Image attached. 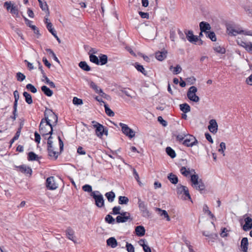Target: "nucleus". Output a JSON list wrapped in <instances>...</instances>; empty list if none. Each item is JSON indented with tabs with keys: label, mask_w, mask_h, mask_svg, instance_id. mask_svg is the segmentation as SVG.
Wrapping results in <instances>:
<instances>
[{
	"label": "nucleus",
	"mask_w": 252,
	"mask_h": 252,
	"mask_svg": "<svg viewBox=\"0 0 252 252\" xmlns=\"http://www.w3.org/2000/svg\"><path fill=\"white\" fill-rule=\"evenodd\" d=\"M158 121L164 126H166L167 125L166 121L164 120L162 117L159 116L158 118Z\"/></svg>",
	"instance_id": "obj_61"
},
{
	"label": "nucleus",
	"mask_w": 252,
	"mask_h": 252,
	"mask_svg": "<svg viewBox=\"0 0 252 252\" xmlns=\"http://www.w3.org/2000/svg\"><path fill=\"white\" fill-rule=\"evenodd\" d=\"M172 69H173V72L174 74H178L180 73L182 70L181 66L179 64L177 65L175 67L171 66L169 68V69L171 70Z\"/></svg>",
	"instance_id": "obj_33"
},
{
	"label": "nucleus",
	"mask_w": 252,
	"mask_h": 252,
	"mask_svg": "<svg viewBox=\"0 0 252 252\" xmlns=\"http://www.w3.org/2000/svg\"><path fill=\"white\" fill-rule=\"evenodd\" d=\"M46 51L52 55L54 60L55 61H56L58 63H60V62H59L58 58L56 57L55 54L54 53V52L51 49L47 48L46 49Z\"/></svg>",
	"instance_id": "obj_56"
},
{
	"label": "nucleus",
	"mask_w": 252,
	"mask_h": 252,
	"mask_svg": "<svg viewBox=\"0 0 252 252\" xmlns=\"http://www.w3.org/2000/svg\"><path fill=\"white\" fill-rule=\"evenodd\" d=\"M106 197L108 199V201L110 202H112L114 201L115 197V194L114 192L110 191L106 192L105 194Z\"/></svg>",
	"instance_id": "obj_32"
},
{
	"label": "nucleus",
	"mask_w": 252,
	"mask_h": 252,
	"mask_svg": "<svg viewBox=\"0 0 252 252\" xmlns=\"http://www.w3.org/2000/svg\"><path fill=\"white\" fill-rule=\"evenodd\" d=\"M199 27L201 32H204L205 33H206V32H208L207 30H210L211 28L210 24L205 22H200Z\"/></svg>",
	"instance_id": "obj_19"
},
{
	"label": "nucleus",
	"mask_w": 252,
	"mask_h": 252,
	"mask_svg": "<svg viewBox=\"0 0 252 252\" xmlns=\"http://www.w3.org/2000/svg\"><path fill=\"white\" fill-rule=\"evenodd\" d=\"M218 127L217 123L215 119H212L209 121L208 128L211 132L216 133L218 131Z\"/></svg>",
	"instance_id": "obj_15"
},
{
	"label": "nucleus",
	"mask_w": 252,
	"mask_h": 252,
	"mask_svg": "<svg viewBox=\"0 0 252 252\" xmlns=\"http://www.w3.org/2000/svg\"><path fill=\"white\" fill-rule=\"evenodd\" d=\"M214 50L220 54H224L225 52V50L224 48L221 47L220 46H217L214 48Z\"/></svg>",
	"instance_id": "obj_51"
},
{
	"label": "nucleus",
	"mask_w": 252,
	"mask_h": 252,
	"mask_svg": "<svg viewBox=\"0 0 252 252\" xmlns=\"http://www.w3.org/2000/svg\"><path fill=\"white\" fill-rule=\"evenodd\" d=\"M187 135V134H186L185 132H182L176 136V139L177 140L181 142L183 141V140L186 137Z\"/></svg>",
	"instance_id": "obj_50"
},
{
	"label": "nucleus",
	"mask_w": 252,
	"mask_h": 252,
	"mask_svg": "<svg viewBox=\"0 0 252 252\" xmlns=\"http://www.w3.org/2000/svg\"><path fill=\"white\" fill-rule=\"evenodd\" d=\"M91 196L95 200V204L98 208H101L104 205V200L102 195L98 191L92 192Z\"/></svg>",
	"instance_id": "obj_6"
},
{
	"label": "nucleus",
	"mask_w": 252,
	"mask_h": 252,
	"mask_svg": "<svg viewBox=\"0 0 252 252\" xmlns=\"http://www.w3.org/2000/svg\"><path fill=\"white\" fill-rule=\"evenodd\" d=\"M52 138L53 137L51 135H50L48 138L47 151L48 153V156L50 157V158L51 159L56 160L58 158L60 153L55 150V148L53 146V142L52 140Z\"/></svg>",
	"instance_id": "obj_3"
},
{
	"label": "nucleus",
	"mask_w": 252,
	"mask_h": 252,
	"mask_svg": "<svg viewBox=\"0 0 252 252\" xmlns=\"http://www.w3.org/2000/svg\"><path fill=\"white\" fill-rule=\"evenodd\" d=\"M192 183V186L200 191L205 189V187L201 179L199 180V177L197 175H192L190 179Z\"/></svg>",
	"instance_id": "obj_4"
},
{
	"label": "nucleus",
	"mask_w": 252,
	"mask_h": 252,
	"mask_svg": "<svg viewBox=\"0 0 252 252\" xmlns=\"http://www.w3.org/2000/svg\"><path fill=\"white\" fill-rule=\"evenodd\" d=\"M16 78L18 81L22 82L25 79L26 76L22 73L19 72L16 73Z\"/></svg>",
	"instance_id": "obj_47"
},
{
	"label": "nucleus",
	"mask_w": 252,
	"mask_h": 252,
	"mask_svg": "<svg viewBox=\"0 0 252 252\" xmlns=\"http://www.w3.org/2000/svg\"><path fill=\"white\" fill-rule=\"evenodd\" d=\"M177 193L178 195L183 194L185 195L184 199H191L188 188L185 186L178 185L177 187Z\"/></svg>",
	"instance_id": "obj_8"
},
{
	"label": "nucleus",
	"mask_w": 252,
	"mask_h": 252,
	"mask_svg": "<svg viewBox=\"0 0 252 252\" xmlns=\"http://www.w3.org/2000/svg\"><path fill=\"white\" fill-rule=\"evenodd\" d=\"M45 80L46 81V83L47 84H49V85L50 86V87H51V88H55L56 87L54 83L52 81H50L47 77H46V78H45Z\"/></svg>",
	"instance_id": "obj_60"
},
{
	"label": "nucleus",
	"mask_w": 252,
	"mask_h": 252,
	"mask_svg": "<svg viewBox=\"0 0 252 252\" xmlns=\"http://www.w3.org/2000/svg\"><path fill=\"white\" fill-rule=\"evenodd\" d=\"M23 95L25 97L26 101L29 104H32V99L31 95L26 92H24L23 93Z\"/></svg>",
	"instance_id": "obj_34"
},
{
	"label": "nucleus",
	"mask_w": 252,
	"mask_h": 252,
	"mask_svg": "<svg viewBox=\"0 0 252 252\" xmlns=\"http://www.w3.org/2000/svg\"><path fill=\"white\" fill-rule=\"evenodd\" d=\"M138 204L142 216L147 218H149L150 216V213L148 210L147 203L142 201L141 198H138Z\"/></svg>",
	"instance_id": "obj_7"
},
{
	"label": "nucleus",
	"mask_w": 252,
	"mask_h": 252,
	"mask_svg": "<svg viewBox=\"0 0 252 252\" xmlns=\"http://www.w3.org/2000/svg\"><path fill=\"white\" fill-rule=\"evenodd\" d=\"M18 168H19L20 171L22 173H24L25 174H29L30 175H32V170L30 167L27 166L25 165H22L18 166Z\"/></svg>",
	"instance_id": "obj_20"
},
{
	"label": "nucleus",
	"mask_w": 252,
	"mask_h": 252,
	"mask_svg": "<svg viewBox=\"0 0 252 252\" xmlns=\"http://www.w3.org/2000/svg\"><path fill=\"white\" fill-rule=\"evenodd\" d=\"M135 233L138 236H143L145 235V229L143 226L139 225L135 227Z\"/></svg>",
	"instance_id": "obj_23"
},
{
	"label": "nucleus",
	"mask_w": 252,
	"mask_h": 252,
	"mask_svg": "<svg viewBox=\"0 0 252 252\" xmlns=\"http://www.w3.org/2000/svg\"><path fill=\"white\" fill-rule=\"evenodd\" d=\"M227 231H228V230H227V229L226 228H222L221 230V232L220 234L221 237H225L227 236Z\"/></svg>",
	"instance_id": "obj_63"
},
{
	"label": "nucleus",
	"mask_w": 252,
	"mask_h": 252,
	"mask_svg": "<svg viewBox=\"0 0 252 252\" xmlns=\"http://www.w3.org/2000/svg\"><path fill=\"white\" fill-rule=\"evenodd\" d=\"M92 123L94 124L93 127L95 128V134L97 137L101 138L103 134L108 135V129L106 127L95 121H93Z\"/></svg>",
	"instance_id": "obj_5"
},
{
	"label": "nucleus",
	"mask_w": 252,
	"mask_h": 252,
	"mask_svg": "<svg viewBox=\"0 0 252 252\" xmlns=\"http://www.w3.org/2000/svg\"><path fill=\"white\" fill-rule=\"evenodd\" d=\"M47 29L48 30L51 32V33L53 35H56V31L52 27V24L51 23H48L47 25H46Z\"/></svg>",
	"instance_id": "obj_45"
},
{
	"label": "nucleus",
	"mask_w": 252,
	"mask_h": 252,
	"mask_svg": "<svg viewBox=\"0 0 252 252\" xmlns=\"http://www.w3.org/2000/svg\"><path fill=\"white\" fill-rule=\"evenodd\" d=\"M90 60L91 62L94 63L96 64H99V60L98 58L93 54H90Z\"/></svg>",
	"instance_id": "obj_44"
},
{
	"label": "nucleus",
	"mask_w": 252,
	"mask_h": 252,
	"mask_svg": "<svg viewBox=\"0 0 252 252\" xmlns=\"http://www.w3.org/2000/svg\"><path fill=\"white\" fill-rule=\"evenodd\" d=\"M66 235L67 236V237L69 240L72 241L74 243H75V241L74 240V231L71 229V227H68L66 231Z\"/></svg>",
	"instance_id": "obj_21"
},
{
	"label": "nucleus",
	"mask_w": 252,
	"mask_h": 252,
	"mask_svg": "<svg viewBox=\"0 0 252 252\" xmlns=\"http://www.w3.org/2000/svg\"><path fill=\"white\" fill-rule=\"evenodd\" d=\"M180 172L182 175L185 177H187L190 174V171L189 169H187L185 167H182L180 169Z\"/></svg>",
	"instance_id": "obj_43"
},
{
	"label": "nucleus",
	"mask_w": 252,
	"mask_h": 252,
	"mask_svg": "<svg viewBox=\"0 0 252 252\" xmlns=\"http://www.w3.org/2000/svg\"><path fill=\"white\" fill-rule=\"evenodd\" d=\"M167 54V52L166 50L157 52L156 53V58L158 60L162 61L166 58Z\"/></svg>",
	"instance_id": "obj_18"
},
{
	"label": "nucleus",
	"mask_w": 252,
	"mask_h": 252,
	"mask_svg": "<svg viewBox=\"0 0 252 252\" xmlns=\"http://www.w3.org/2000/svg\"><path fill=\"white\" fill-rule=\"evenodd\" d=\"M46 187L50 190H54L57 189L58 185L55 183V178L53 176L47 178L46 182Z\"/></svg>",
	"instance_id": "obj_14"
},
{
	"label": "nucleus",
	"mask_w": 252,
	"mask_h": 252,
	"mask_svg": "<svg viewBox=\"0 0 252 252\" xmlns=\"http://www.w3.org/2000/svg\"><path fill=\"white\" fill-rule=\"evenodd\" d=\"M126 248L128 252H135L134 248L131 244L126 243Z\"/></svg>",
	"instance_id": "obj_59"
},
{
	"label": "nucleus",
	"mask_w": 252,
	"mask_h": 252,
	"mask_svg": "<svg viewBox=\"0 0 252 252\" xmlns=\"http://www.w3.org/2000/svg\"><path fill=\"white\" fill-rule=\"evenodd\" d=\"M121 209V207L120 206H115L112 209V214L113 215H120Z\"/></svg>",
	"instance_id": "obj_54"
},
{
	"label": "nucleus",
	"mask_w": 252,
	"mask_h": 252,
	"mask_svg": "<svg viewBox=\"0 0 252 252\" xmlns=\"http://www.w3.org/2000/svg\"><path fill=\"white\" fill-rule=\"evenodd\" d=\"M39 6L43 11H47L48 14H49L48 6L46 1H43L39 3Z\"/></svg>",
	"instance_id": "obj_38"
},
{
	"label": "nucleus",
	"mask_w": 252,
	"mask_h": 252,
	"mask_svg": "<svg viewBox=\"0 0 252 252\" xmlns=\"http://www.w3.org/2000/svg\"><path fill=\"white\" fill-rule=\"evenodd\" d=\"M139 14L140 15V16L142 18L148 19L149 17V14L148 13H147V12H143L139 11Z\"/></svg>",
	"instance_id": "obj_62"
},
{
	"label": "nucleus",
	"mask_w": 252,
	"mask_h": 252,
	"mask_svg": "<svg viewBox=\"0 0 252 252\" xmlns=\"http://www.w3.org/2000/svg\"><path fill=\"white\" fill-rule=\"evenodd\" d=\"M107 56L106 55H101L99 56V63L101 65H104L107 63Z\"/></svg>",
	"instance_id": "obj_39"
},
{
	"label": "nucleus",
	"mask_w": 252,
	"mask_h": 252,
	"mask_svg": "<svg viewBox=\"0 0 252 252\" xmlns=\"http://www.w3.org/2000/svg\"><path fill=\"white\" fill-rule=\"evenodd\" d=\"M87 81L90 85V87L92 88L95 92V93L99 94L103 93L102 90L101 89H99V87L94 82L91 80Z\"/></svg>",
	"instance_id": "obj_22"
},
{
	"label": "nucleus",
	"mask_w": 252,
	"mask_h": 252,
	"mask_svg": "<svg viewBox=\"0 0 252 252\" xmlns=\"http://www.w3.org/2000/svg\"><path fill=\"white\" fill-rule=\"evenodd\" d=\"M206 36L209 38L212 41H215L217 40L215 33L213 32H206Z\"/></svg>",
	"instance_id": "obj_41"
},
{
	"label": "nucleus",
	"mask_w": 252,
	"mask_h": 252,
	"mask_svg": "<svg viewBox=\"0 0 252 252\" xmlns=\"http://www.w3.org/2000/svg\"><path fill=\"white\" fill-rule=\"evenodd\" d=\"M105 220L108 223L114 224L115 222V219L110 215H107L105 217Z\"/></svg>",
	"instance_id": "obj_46"
},
{
	"label": "nucleus",
	"mask_w": 252,
	"mask_h": 252,
	"mask_svg": "<svg viewBox=\"0 0 252 252\" xmlns=\"http://www.w3.org/2000/svg\"><path fill=\"white\" fill-rule=\"evenodd\" d=\"M188 40L191 43L197 42L198 40V37L194 35L191 31H187L185 32Z\"/></svg>",
	"instance_id": "obj_16"
},
{
	"label": "nucleus",
	"mask_w": 252,
	"mask_h": 252,
	"mask_svg": "<svg viewBox=\"0 0 252 252\" xmlns=\"http://www.w3.org/2000/svg\"><path fill=\"white\" fill-rule=\"evenodd\" d=\"M166 152L167 154L172 158H173L176 157V154L175 153V152L171 147H167L166 148Z\"/></svg>",
	"instance_id": "obj_31"
},
{
	"label": "nucleus",
	"mask_w": 252,
	"mask_h": 252,
	"mask_svg": "<svg viewBox=\"0 0 252 252\" xmlns=\"http://www.w3.org/2000/svg\"><path fill=\"white\" fill-rule=\"evenodd\" d=\"M121 91L125 94L126 95L131 98L134 97V93L129 89H124Z\"/></svg>",
	"instance_id": "obj_35"
},
{
	"label": "nucleus",
	"mask_w": 252,
	"mask_h": 252,
	"mask_svg": "<svg viewBox=\"0 0 252 252\" xmlns=\"http://www.w3.org/2000/svg\"><path fill=\"white\" fill-rule=\"evenodd\" d=\"M227 32L228 34L231 36H236L238 34H243L246 35L252 36V31H244L241 28H235L231 26H227Z\"/></svg>",
	"instance_id": "obj_2"
},
{
	"label": "nucleus",
	"mask_w": 252,
	"mask_h": 252,
	"mask_svg": "<svg viewBox=\"0 0 252 252\" xmlns=\"http://www.w3.org/2000/svg\"><path fill=\"white\" fill-rule=\"evenodd\" d=\"M128 201V198L126 196H120L119 197V203L120 204H127Z\"/></svg>",
	"instance_id": "obj_40"
},
{
	"label": "nucleus",
	"mask_w": 252,
	"mask_h": 252,
	"mask_svg": "<svg viewBox=\"0 0 252 252\" xmlns=\"http://www.w3.org/2000/svg\"><path fill=\"white\" fill-rule=\"evenodd\" d=\"M73 103L74 105H80L83 104V100L82 99L78 98L77 97H74L73 98Z\"/></svg>",
	"instance_id": "obj_57"
},
{
	"label": "nucleus",
	"mask_w": 252,
	"mask_h": 252,
	"mask_svg": "<svg viewBox=\"0 0 252 252\" xmlns=\"http://www.w3.org/2000/svg\"><path fill=\"white\" fill-rule=\"evenodd\" d=\"M189 105L186 103H183L180 105V110H190Z\"/></svg>",
	"instance_id": "obj_55"
},
{
	"label": "nucleus",
	"mask_w": 252,
	"mask_h": 252,
	"mask_svg": "<svg viewBox=\"0 0 252 252\" xmlns=\"http://www.w3.org/2000/svg\"><path fill=\"white\" fill-rule=\"evenodd\" d=\"M127 217H123L122 215H120L118 216L116 218V222L117 223L121 222H125L128 221Z\"/></svg>",
	"instance_id": "obj_42"
},
{
	"label": "nucleus",
	"mask_w": 252,
	"mask_h": 252,
	"mask_svg": "<svg viewBox=\"0 0 252 252\" xmlns=\"http://www.w3.org/2000/svg\"><path fill=\"white\" fill-rule=\"evenodd\" d=\"M120 126L122 128L123 133L130 138H132L135 136V132L132 129L129 128L127 125L120 123Z\"/></svg>",
	"instance_id": "obj_10"
},
{
	"label": "nucleus",
	"mask_w": 252,
	"mask_h": 252,
	"mask_svg": "<svg viewBox=\"0 0 252 252\" xmlns=\"http://www.w3.org/2000/svg\"><path fill=\"white\" fill-rule=\"evenodd\" d=\"M4 6L7 10H10V13L13 15L19 16V11L17 6L11 3V1H6L4 3Z\"/></svg>",
	"instance_id": "obj_12"
},
{
	"label": "nucleus",
	"mask_w": 252,
	"mask_h": 252,
	"mask_svg": "<svg viewBox=\"0 0 252 252\" xmlns=\"http://www.w3.org/2000/svg\"><path fill=\"white\" fill-rule=\"evenodd\" d=\"M45 118L42 119L39 126V131L42 135H52V123L56 125L58 122V116L54 111H45Z\"/></svg>",
	"instance_id": "obj_1"
},
{
	"label": "nucleus",
	"mask_w": 252,
	"mask_h": 252,
	"mask_svg": "<svg viewBox=\"0 0 252 252\" xmlns=\"http://www.w3.org/2000/svg\"><path fill=\"white\" fill-rule=\"evenodd\" d=\"M203 212L207 214L213 220H216L215 216L212 213V212L209 210L208 206L206 204H204L203 208Z\"/></svg>",
	"instance_id": "obj_29"
},
{
	"label": "nucleus",
	"mask_w": 252,
	"mask_h": 252,
	"mask_svg": "<svg viewBox=\"0 0 252 252\" xmlns=\"http://www.w3.org/2000/svg\"><path fill=\"white\" fill-rule=\"evenodd\" d=\"M158 210L160 212H161V216H163L164 218H166L167 221H170V219L168 215L167 212L165 210H161L159 208L158 209Z\"/></svg>",
	"instance_id": "obj_52"
},
{
	"label": "nucleus",
	"mask_w": 252,
	"mask_h": 252,
	"mask_svg": "<svg viewBox=\"0 0 252 252\" xmlns=\"http://www.w3.org/2000/svg\"><path fill=\"white\" fill-rule=\"evenodd\" d=\"M185 140L183 141V144L188 147H192L196 145L198 143V141L195 137L191 135L187 134Z\"/></svg>",
	"instance_id": "obj_11"
},
{
	"label": "nucleus",
	"mask_w": 252,
	"mask_h": 252,
	"mask_svg": "<svg viewBox=\"0 0 252 252\" xmlns=\"http://www.w3.org/2000/svg\"><path fill=\"white\" fill-rule=\"evenodd\" d=\"M237 43L240 46L244 48L247 51H249L251 44H252V43L251 42H246L242 40V38L240 37H238L236 40Z\"/></svg>",
	"instance_id": "obj_17"
},
{
	"label": "nucleus",
	"mask_w": 252,
	"mask_h": 252,
	"mask_svg": "<svg viewBox=\"0 0 252 252\" xmlns=\"http://www.w3.org/2000/svg\"><path fill=\"white\" fill-rule=\"evenodd\" d=\"M135 67L138 71L141 72L144 75H147V72L145 70L143 65L135 63Z\"/></svg>",
	"instance_id": "obj_37"
},
{
	"label": "nucleus",
	"mask_w": 252,
	"mask_h": 252,
	"mask_svg": "<svg viewBox=\"0 0 252 252\" xmlns=\"http://www.w3.org/2000/svg\"><path fill=\"white\" fill-rule=\"evenodd\" d=\"M145 240H140L139 242V243L140 246L143 247V249L144 252H151V249L150 247L147 245L145 244Z\"/></svg>",
	"instance_id": "obj_27"
},
{
	"label": "nucleus",
	"mask_w": 252,
	"mask_h": 252,
	"mask_svg": "<svg viewBox=\"0 0 252 252\" xmlns=\"http://www.w3.org/2000/svg\"><path fill=\"white\" fill-rule=\"evenodd\" d=\"M41 91L44 93V94L48 96H51L53 95V92L52 90H51L49 88H48L46 86H43L41 88Z\"/></svg>",
	"instance_id": "obj_26"
},
{
	"label": "nucleus",
	"mask_w": 252,
	"mask_h": 252,
	"mask_svg": "<svg viewBox=\"0 0 252 252\" xmlns=\"http://www.w3.org/2000/svg\"><path fill=\"white\" fill-rule=\"evenodd\" d=\"M220 148L219 149L218 151L219 152L221 153L223 155V156H224L225 154H224V151L226 149L225 143L223 142H221L220 143Z\"/></svg>",
	"instance_id": "obj_48"
},
{
	"label": "nucleus",
	"mask_w": 252,
	"mask_h": 252,
	"mask_svg": "<svg viewBox=\"0 0 252 252\" xmlns=\"http://www.w3.org/2000/svg\"><path fill=\"white\" fill-rule=\"evenodd\" d=\"M167 178L170 182L173 184H176L178 182L177 176L172 173H170Z\"/></svg>",
	"instance_id": "obj_28"
},
{
	"label": "nucleus",
	"mask_w": 252,
	"mask_h": 252,
	"mask_svg": "<svg viewBox=\"0 0 252 252\" xmlns=\"http://www.w3.org/2000/svg\"><path fill=\"white\" fill-rule=\"evenodd\" d=\"M26 89L30 91L32 93L37 92V89L31 84H28L26 85Z\"/></svg>",
	"instance_id": "obj_49"
},
{
	"label": "nucleus",
	"mask_w": 252,
	"mask_h": 252,
	"mask_svg": "<svg viewBox=\"0 0 252 252\" xmlns=\"http://www.w3.org/2000/svg\"><path fill=\"white\" fill-rule=\"evenodd\" d=\"M24 62L27 63V67L30 70H32L34 68L32 63H30L27 60H25Z\"/></svg>",
	"instance_id": "obj_64"
},
{
	"label": "nucleus",
	"mask_w": 252,
	"mask_h": 252,
	"mask_svg": "<svg viewBox=\"0 0 252 252\" xmlns=\"http://www.w3.org/2000/svg\"><path fill=\"white\" fill-rule=\"evenodd\" d=\"M249 243L248 238H243L241 242V247L243 252H247Z\"/></svg>",
	"instance_id": "obj_24"
},
{
	"label": "nucleus",
	"mask_w": 252,
	"mask_h": 252,
	"mask_svg": "<svg viewBox=\"0 0 252 252\" xmlns=\"http://www.w3.org/2000/svg\"><path fill=\"white\" fill-rule=\"evenodd\" d=\"M197 89L195 86L190 87L187 93L188 97L191 101L198 102L199 100V97L196 95Z\"/></svg>",
	"instance_id": "obj_9"
},
{
	"label": "nucleus",
	"mask_w": 252,
	"mask_h": 252,
	"mask_svg": "<svg viewBox=\"0 0 252 252\" xmlns=\"http://www.w3.org/2000/svg\"><path fill=\"white\" fill-rule=\"evenodd\" d=\"M38 158L37 155H36L33 152H30L28 154V159L29 160L33 161V160H37Z\"/></svg>",
	"instance_id": "obj_36"
},
{
	"label": "nucleus",
	"mask_w": 252,
	"mask_h": 252,
	"mask_svg": "<svg viewBox=\"0 0 252 252\" xmlns=\"http://www.w3.org/2000/svg\"><path fill=\"white\" fill-rule=\"evenodd\" d=\"M79 66L81 69L85 71H88L91 70L90 67L85 61L80 62L79 63Z\"/></svg>",
	"instance_id": "obj_30"
},
{
	"label": "nucleus",
	"mask_w": 252,
	"mask_h": 252,
	"mask_svg": "<svg viewBox=\"0 0 252 252\" xmlns=\"http://www.w3.org/2000/svg\"><path fill=\"white\" fill-rule=\"evenodd\" d=\"M245 224L243 226V229L247 231L252 228V219L247 214L244 216Z\"/></svg>",
	"instance_id": "obj_13"
},
{
	"label": "nucleus",
	"mask_w": 252,
	"mask_h": 252,
	"mask_svg": "<svg viewBox=\"0 0 252 252\" xmlns=\"http://www.w3.org/2000/svg\"><path fill=\"white\" fill-rule=\"evenodd\" d=\"M82 189L84 191L88 192H91L92 191V187L89 185H85L83 186Z\"/></svg>",
	"instance_id": "obj_58"
},
{
	"label": "nucleus",
	"mask_w": 252,
	"mask_h": 252,
	"mask_svg": "<svg viewBox=\"0 0 252 252\" xmlns=\"http://www.w3.org/2000/svg\"><path fill=\"white\" fill-rule=\"evenodd\" d=\"M107 245L112 248H116L118 245L116 239L114 237H110L107 240Z\"/></svg>",
	"instance_id": "obj_25"
},
{
	"label": "nucleus",
	"mask_w": 252,
	"mask_h": 252,
	"mask_svg": "<svg viewBox=\"0 0 252 252\" xmlns=\"http://www.w3.org/2000/svg\"><path fill=\"white\" fill-rule=\"evenodd\" d=\"M202 234L204 236H205L206 237H210L212 239H216L218 236L217 234H210L208 232H206V231H203L202 232Z\"/></svg>",
	"instance_id": "obj_53"
}]
</instances>
